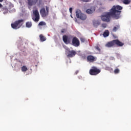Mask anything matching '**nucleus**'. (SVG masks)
Listing matches in <instances>:
<instances>
[{
	"label": "nucleus",
	"mask_w": 131,
	"mask_h": 131,
	"mask_svg": "<svg viewBox=\"0 0 131 131\" xmlns=\"http://www.w3.org/2000/svg\"><path fill=\"white\" fill-rule=\"evenodd\" d=\"M21 70L22 72H26V71L28 70V69L27 68V67L24 66L21 68Z\"/></svg>",
	"instance_id": "f3484780"
},
{
	"label": "nucleus",
	"mask_w": 131,
	"mask_h": 131,
	"mask_svg": "<svg viewBox=\"0 0 131 131\" xmlns=\"http://www.w3.org/2000/svg\"><path fill=\"white\" fill-rule=\"evenodd\" d=\"M119 69H116L114 70V73L115 74H117L119 72Z\"/></svg>",
	"instance_id": "b1692460"
},
{
	"label": "nucleus",
	"mask_w": 131,
	"mask_h": 131,
	"mask_svg": "<svg viewBox=\"0 0 131 131\" xmlns=\"http://www.w3.org/2000/svg\"><path fill=\"white\" fill-rule=\"evenodd\" d=\"M80 41H81V42H84V41H85V38H84L81 37L80 38Z\"/></svg>",
	"instance_id": "393cba45"
},
{
	"label": "nucleus",
	"mask_w": 131,
	"mask_h": 131,
	"mask_svg": "<svg viewBox=\"0 0 131 131\" xmlns=\"http://www.w3.org/2000/svg\"><path fill=\"white\" fill-rule=\"evenodd\" d=\"M72 45L74 47H79L80 45V42H79V39L76 37H74L72 39Z\"/></svg>",
	"instance_id": "0eeeda50"
},
{
	"label": "nucleus",
	"mask_w": 131,
	"mask_h": 131,
	"mask_svg": "<svg viewBox=\"0 0 131 131\" xmlns=\"http://www.w3.org/2000/svg\"><path fill=\"white\" fill-rule=\"evenodd\" d=\"M46 25H47V24L45 21H40L38 24V26H46Z\"/></svg>",
	"instance_id": "aec40b11"
},
{
	"label": "nucleus",
	"mask_w": 131,
	"mask_h": 131,
	"mask_svg": "<svg viewBox=\"0 0 131 131\" xmlns=\"http://www.w3.org/2000/svg\"><path fill=\"white\" fill-rule=\"evenodd\" d=\"M76 55V52L74 50L69 51L68 53V57L69 58H72Z\"/></svg>",
	"instance_id": "9b49d317"
},
{
	"label": "nucleus",
	"mask_w": 131,
	"mask_h": 131,
	"mask_svg": "<svg viewBox=\"0 0 131 131\" xmlns=\"http://www.w3.org/2000/svg\"><path fill=\"white\" fill-rule=\"evenodd\" d=\"M114 46H117V47H123V46H124V43L120 41L118 39H115L108 42L105 45L106 48H112V47H114Z\"/></svg>",
	"instance_id": "f03ea898"
},
{
	"label": "nucleus",
	"mask_w": 131,
	"mask_h": 131,
	"mask_svg": "<svg viewBox=\"0 0 131 131\" xmlns=\"http://www.w3.org/2000/svg\"><path fill=\"white\" fill-rule=\"evenodd\" d=\"M4 2V0H0V3H3Z\"/></svg>",
	"instance_id": "c9c22d12"
},
{
	"label": "nucleus",
	"mask_w": 131,
	"mask_h": 131,
	"mask_svg": "<svg viewBox=\"0 0 131 131\" xmlns=\"http://www.w3.org/2000/svg\"><path fill=\"white\" fill-rule=\"evenodd\" d=\"M3 7V5H2V4L0 3V8H2Z\"/></svg>",
	"instance_id": "f704fd0d"
},
{
	"label": "nucleus",
	"mask_w": 131,
	"mask_h": 131,
	"mask_svg": "<svg viewBox=\"0 0 131 131\" xmlns=\"http://www.w3.org/2000/svg\"><path fill=\"white\" fill-rule=\"evenodd\" d=\"M81 2H83L84 3H88L90 2V0H81Z\"/></svg>",
	"instance_id": "c85d7f7f"
},
{
	"label": "nucleus",
	"mask_w": 131,
	"mask_h": 131,
	"mask_svg": "<svg viewBox=\"0 0 131 131\" xmlns=\"http://www.w3.org/2000/svg\"><path fill=\"white\" fill-rule=\"evenodd\" d=\"M39 38L40 41H41L42 42L47 40V38L42 34L39 35Z\"/></svg>",
	"instance_id": "2eb2a0df"
},
{
	"label": "nucleus",
	"mask_w": 131,
	"mask_h": 131,
	"mask_svg": "<svg viewBox=\"0 0 131 131\" xmlns=\"http://www.w3.org/2000/svg\"><path fill=\"white\" fill-rule=\"evenodd\" d=\"M39 4H41V3H42V0H39Z\"/></svg>",
	"instance_id": "473e14b6"
},
{
	"label": "nucleus",
	"mask_w": 131,
	"mask_h": 131,
	"mask_svg": "<svg viewBox=\"0 0 131 131\" xmlns=\"http://www.w3.org/2000/svg\"><path fill=\"white\" fill-rule=\"evenodd\" d=\"M95 49H96V50H97V51H98L99 53H101V49H100V45H97L95 47Z\"/></svg>",
	"instance_id": "6ab92c4d"
},
{
	"label": "nucleus",
	"mask_w": 131,
	"mask_h": 131,
	"mask_svg": "<svg viewBox=\"0 0 131 131\" xmlns=\"http://www.w3.org/2000/svg\"><path fill=\"white\" fill-rule=\"evenodd\" d=\"M62 40L63 42L64 43H66V45H68V43H70V40H69V38L68 37V36L64 35L62 37Z\"/></svg>",
	"instance_id": "9d476101"
},
{
	"label": "nucleus",
	"mask_w": 131,
	"mask_h": 131,
	"mask_svg": "<svg viewBox=\"0 0 131 131\" xmlns=\"http://www.w3.org/2000/svg\"><path fill=\"white\" fill-rule=\"evenodd\" d=\"M37 2H38V0H28V5L29 6H33L36 5Z\"/></svg>",
	"instance_id": "f8f14e48"
},
{
	"label": "nucleus",
	"mask_w": 131,
	"mask_h": 131,
	"mask_svg": "<svg viewBox=\"0 0 131 131\" xmlns=\"http://www.w3.org/2000/svg\"><path fill=\"white\" fill-rule=\"evenodd\" d=\"M81 58H82V59H85V58H86L85 54H83L81 56Z\"/></svg>",
	"instance_id": "cd10ccee"
},
{
	"label": "nucleus",
	"mask_w": 131,
	"mask_h": 131,
	"mask_svg": "<svg viewBox=\"0 0 131 131\" xmlns=\"http://www.w3.org/2000/svg\"><path fill=\"white\" fill-rule=\"evenodd\" d=\"M33 13L35 16V17H32L33 21L38 22L39 21V13L38 12V10H35L33 11Z\"/></svg>",
	"instance_id": "6e6552de"
},
{
	"label": "nucleus",
	"mask_w": 131,
	"mask_h": 131,
	"mask_svg": "<svg viewBox=\"0 0 131 131\" xmlns=\"http://www.w3.org/2000/svg\"><path fill=\"white\" fill-rule=\"evenodd\" d=\"M119 28H120L119 25L116 26V27H114V28L113 29V31L114 32L117 31L118 29H119Z\"/></svg>",
	"instance_id": "412c9836"
},
{
	"label": "nucleus",
	"mask_w": 131,
	"mask_h": 131,
	"mask_svg": "<svg viewBox=\"0 0 131 131\" xmlns=\"http://www.w3.org/2000/svg\"><path fill=\"white\" fill-rule=\"evenodd\" d=\"M69 11H70V13H71V14L72 13V8H70L69 9Z\"/></svg>",
	"instance_id": "7c9ffc66"
},
{
	"label": "nucleus",
	"mask_w": 131,
	"mask_h": 131,
	"mask_svg": "<svg viewBox=\"0 0 131 131\" xmlns=\"http://www.w3.org/2000/svg\"><path fill=\"white\" fill-rule=\"evenodd\" d=\"M79 71H76L75 72V74H77L78 73Z\"/></svg>",
	"instance_id": "2f4dec72"
},
{
	"label": "nucleus",
	"mask_w": 131,
	"mask_h": 131,
	"mask_svg": "<svg viewBox=\"0 0 131 131\" xmlns=\"http://www.w3.org/2000/svg\"><path fill=\"white\" fill-rule=\"evenodd\" d=\"M103 35L104 37H107V36H109V31L106 30L104 32Z\"/></svg>",
	"instance_id": "a211bd4d"
},
{
	"label": "nucleus",
	"mask_w": 131,
	"mask_h": 131,
	"mask_svg": "<svg viewBox=\"0 0 131 131\" xmlns=\"http://www.w3.org/2000/svg\"><path fill=\"white\" fill-rule=\"evenodd\" d=\"M32 26V23L31 21H28L26 23V27L27 28H30Z\"/></svg>",
	"instance_id": "dca6fc26"
},
{
	"label": "nucleus",
	"mask_w": 131,
	"mask_h": 131,
	"mask_svg": "<svg viewBox=\"0 0 131 131\" xmlns=\"http://www.w3.org/2000/svg\"><path fill=\"white\" fill-rule=\"evenodd\" d=\"M76 16L78 19H80V20H82V21L86 20V15L82 13L81 10L79 9H77L76 10Z\"/></svg>",
	"instance_id": "20e7f679"
},
{
	"label": "nucleus",
	"mask_w": 131,
	"mask_h": 131,
	"mask_svg": "<svg viewBox=\"0 0 131 131\" xmlns=\"http://www.w3.org/2000/svg\"><path fill=\"white\" fill-rule=\"evenodd\" d=\"M123 3L125 5H128V4H129V3H130V1H129V0H124L123 1Z\"/></svg>",
	"instance_id": "5701e85b"
},
{
	"label": "nucleus",
	"mask_w": 131,
	"mask_h": 131,
	"mask_svg": "<svg viewBox=\"0 0 131 131\" xmlns=\"http://www.w3.org/2000/svg\"><path fill=\"white\" fill-rule=\"evenodd\" d=\"M93 24L94 27H98L101 24V22L98 20H93Z\"/></svg>",
	"instance_id": "4468645a"
},
{
	"label": "nucleus",
	"mask_w": 131,
	"mask_h": 131,
	"mask_svg": "<svg viewBox=\"0 0 131 131\" xmlns=\"http://www.w3.org/2000/svg\"><path fill=\"white\" fill-rule=\"evenodd\" d=\"M96 10V8L95 7H92L90 9H88L86 10V13L87 14H89V15H91V14H93L95 12Z\"/></svg>",
	"instance_id": "ddd939ff"
},
{
	"label": "nucleus",
	"mask_w": 131,
	"mask_h": 131,
	"mask_svg": "<svg viewBox=\"0 0 131 131\" xmlns=\"http://www.w3.org/2000/svg\"><path fill=\"white\" fill-rule=\"evenodd\" d=\"M75 22H77V23H80V22L78 21V20H77V18H75Z\"/></svg>",
	"instance_id": "c756f323"
},
{
	"label": "nucleus",
	"mask_w": 131,
	"mask_h": 131,
	"mask_svg": "<svg viewBox=\"0 0 131 131\" xmlns=\"http://www.w3.org/2000/svg\"><path fill=\"white\" fill-rule=\"evenodd\" d=\"M24 24V19L16 20L14 23L11 24V27L13 29H19Z\"/></svg>",
	"instance_id": "7ed1b4c3"
},
{
	"label": "nucleus",
	"mask_w": 131,
	"mask_h": 131,
	"mask_svg": "<svg viewBox=\"0 0 131 131\" xmlns=\"http://www.w3.org/2000/svg\"><path fill=\"white\" fill-rule=\"evenodd\" d=\"M87 61L88 62H91V63L96 62V61H97V57H96L93 55H89L87 57Z\"/></svg>",
	"instance_id": "1a4fd4ad"
},
{
	"label": "nucleus",
	"mask_w": 131,
	"mask_h": 131,
	"mask_svg": "<svg viewBox=\"0 0 131 131\" xmlns=\"http://www.w3.org/2000/svg\"><path fill=\"white\" fill-rule=\"evenodd\" d=\"M3 11H4V14H7V13H8V11H9V10L6 7H4L3 8Z\"/></svg>",
	"instance_id": "4be33fe9"
},
{
	"label": "nucleus",
	"mask_w": 131,
	"mask_h": 131,
	"mask_svg": "<svg viewBox=\"0 0 131 131\" xmlns=\"http://www.w3.org/2000/svg\"><path fill=\"white\" fill-rule=\"evenodd\" d=\"M49 7L46 6L45 8H42L40 10V14L41 17H47L49 15Z\"/></svg>",
	"instance_id": "423d86ee"
},
{
	"label": "nucleus",
	"mask_w": 131,
	"mask_h": 131,
	"mask_svg": "<svg viewBox=\"0 0 131 131\" xmlns=\"http://www.w3.org/2000/svg\"><path fill=\"white\" fill-rule=\"evenodd\" d=\"M24 40V39H23V38L21 37H19V41L20 43L23 42Z\"/></svg>",
	"instance_id": "bb28decb"
},
{
	"label": "nucleus",
	"mask_w": 131,
	"mask_h": 131,
	"mask_svg": "<svg viewBox=\"0 0 131 131\" xmlns=\"http://www.w3.org/2000/svg\"><path fill=\"white\" fill-rule=\"evenodd\" d=\"M121 10H122V7L119 5L113 6L109 12H106L105 14L101 16L102 21L103 22H110L111 17L116 19H119L121 14Z\"/></svg>",
	"instance_id": "f257e3e1"
},
{
	"label": "nucleus",
	"mask_w": 131,
	"mask_h": 131,
	"mask_svg": "<svg viewBox=\"0 0 131 131\" xmlns=\"http://www.w3.org/2000/svg\"><path fill=\"white\" fill-rule=\"evenodd\" d=\"M101 26L103 28H106V27H107V25L106 24H102Z\"/></svg>",
	"instance_id": "a878e982"
},
{
	"label": "nucleus",
	"mask_w": 131,
	"mask_h": 131,
	"mask_svg": "<svg viewBox=\"0 0 131 131\" xmlns=\"http://www.w3.org/2000/svg\"><path fill=\"white\" fill-rule=\"evenodd\" d=\"M90 75L96 76L101 73V70L96 67H92L89 71Z\"/></svg>",
	"instance_id": "39448f33"
},
{
	"label": "nucleus",
	"mask_w": 131,
	"mask_h": 131,
	"mask_svg": "<svg viewBox=\"0 0 131 131\" xmlns=\"http://www.w3.org/2000/svg\"><path fill=\"white\" fill-rule=\"evenodd\" d=\"M64 32H65L64 30H61V33H64Z\"/></svg>",
	"instance_id": "72a5a7b5"
}]
</instances>
